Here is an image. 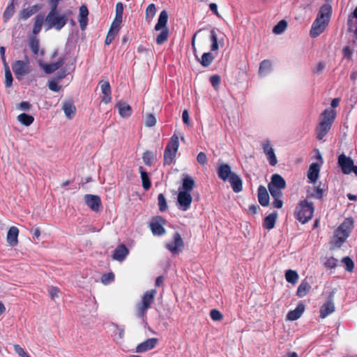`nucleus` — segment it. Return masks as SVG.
I'll use <instances>...</instances> for the list:
<instances>
[{
  "label": "nucleus",
  "instance_id": "obj_1",
  "mask_svg": "<svg viewBox=\"0 0 357 357\" xmlns=\"http://www.w3.org/2000/svg\"><path fill=\"white\" fill-rule=\"evenodd\" d=\"M331 13L332 8L329 4H324L320 8L310 30V34L312 38L317 37L325 30L330 21Z\"/></svg>",
  "mask_w": 357,
  "mask_h": 357
},
{
  "label": "nucleus",
  "instance_id": "obj_2",
  "mask_svg": "<svg viewBox=\"0 0 357 357\" xmlns=\"http://www.w3.org/2000/svg\"><path fill=\"white\" fill-rule=\"evenodd\" d=\"M352 227L353 220L350 218L345 219L335 231L331 243L335 247L340 248L349 236Z\"/></svg>",
  "mask_w": 357,
  "mask_h": 357
},
{
  "label": "nucleus",
  "instance_id": "obj_3",
  "mask_svg": "<svg viewBox=\"0 0 357 357\" xmlns=\"http://www.w3.org/2000/svg\"><path fill=\"white\" fill-rule=\"evenodd\" d=\"M156 293L157 291L155 289L146 291L142 298L141 302L136 305V316L142 319L143 321H146V312L154 302Z\"/></svg>",
  "mask_w": 357,
  "mask_h": 357
},
{
  "label": "nucleus",
  "instance_id": "obj_4",
  "mask_svg": "<svg viewBox=\"0 0 357 357\" xmlns=\"http://www.w3.org/2000/svg\"><path fill=\"white\" fill-rule=\"evenodd\" d=\"M168 17V13L166 10H164L161 11L158 20V22L155 26L154 29L155 31H161L160 34L156 38V43L158 45L163 44L168 39L169 29L167 26Z\"/></svg>",
  "mask_w": 357,
  "mask_h": 357
},
{
  "label": "nucleus",
  "instance_id": "obj_5",
  "mask_svg": "<svg viewBox=\"0 0 357 357\" xmlns=\"http://www.w3.org/2000/svg\"><path fill=\"white\" fill-rule=\"evenodd\" d=\"M313 213V204L307 200L300 202L295 210L296 218L303 224L308 222L312 218Z\"/></svg>",
  "mask_w": 357,
  "mask_h": 357
},
{
  "label": "nucleus",
  "instance_id": "obj_6",
  "mask_svg": "<svg viewBox=\"0 0 357 357\" xmlns=\"http://www.w3.org/2000/svg\"><path fill=\"white\" fill-rule=\"evenodd\" d=\"M67 17L65 15H59L57 9H50L45 18L47 29L54 28L61 30L67 22Z\"/></svg>",
  "mask_w": 357,
  "mask_h": 357
},
{
  "label": "nucleus",
  "instance_id": "obj_7",
  "mask_svg": "<svg viewBox=\"0 0 357 357\" xmlns=\"http://www.w3.org/2000/svg\"><path fill=\"white\" fill-rule=\"evenodd\" d=\"M178 137L176 135H174L170 138L164 152V163L165 165L172 163L178 151Z\"/></svg>",
  "mask_w": 357,
  "mask_h": 357
},
{
  "label": "nucleus",
  "instance_id": "obj_8",
  "mask_svg": "<svg viewBox=\"0 0 357 357\" xmlns=\"http://www.w3.org/2000/svg\"><path fill=\"white\" fill-rule=\"evenodd\" d=\"M338 164L344 174H349L354 172L357 176V166L354 165L351 158L347 157L344 154H341L338 157Z\"/></svg>",
  "mask_w": 357,
  "mask_h": 357
},
{
  "label": "nucleus",
  "instance_id": "obj_9",
  "mask_svg": "<svg viewBox=\"0 0 357 357\" xmlns=\"http://www.w3.org/2000/svg\"><path fill=\"white\" fill-rule=\"evenodd\" d=\"M29 61L27 59L26 61L18 60L13 64L12 68L17 79H21L23 76L29 73Z\"/></svg>",
  "mask_w": 357,
  "mask_h": 357
},
{
  "label": "nucleus",
  "instance_id": "obj_10",
  "mask_svg": "<svg viewBox=\"0 0 357 357\" xmlns=\"http://www.w3.org/2000/svg\"><path fill=\"white\" fill-rule=\"evenodd\" d=\"M84 199L91 211L96 213L102 211V202L99 196L87 194L84 195Z\"/></svg>",
  "mask_w": 357,
  "mask_h": 357
},
{
  "label": "nucleus",
  "instance_id": "obj_11",
  "mask_svg": "<svg viewBox=\"0 0 357 357\" xmlns=\"http://www.w3.org/2000/svg\"><path fill=\"white\" fill-rule=\"evenodd\" d=\"M192 197L190 192L185 191H179L177 197L178 208L181 211H185L190 208Z\"/></svg>",
  "mask_w": 357,
  "mask_h": 357
},
{
  "label": "nucleus",
  "instance_id": "obj_12",
  "mask_svg": "<svg viewBox=\"0 0 357 357\" xmlns=\"http://www.w3.org/2000/svg\"><path fill=\"white\" fill-rule=\"evenodd\" d=\"M165 224V220L160 216L153 218L150 222V229L153 234L157 236L164 234L165 233V229L163 227Z\"/></svg>",
  "mask_w": 357,
  "mask_h": 357
},
{
  "label": "nucleus",
  "instance_id": "obj_13",
  "mask_svg": "<svg viewBox=\"0 0 357 357\" xmlns=\"http://www.w3.org/2000/svg\"><path fill=\"white\" fill-rule=\"evenodd\" d=\"M184 246L183 241L178 233L173 236V241L166 244V248L172 253L177 254Z\"/></svg>",
  "mask_w": 357,
  "mask_h": 357
},
{
  "label": "nucleus",
  "instance_id": "obj_14",
  "mask_svg": "<svg viewBox=\"0 0 357 357\" xmlns=\"http://www.w3.org/2000/svg\"><path fill=\"white\" fill-rule=\"evenodd\" d=\"M334 292H331L327 298L326 303L320 309V317L324 319L328 315L332 314L335 311V305L333 303Z\"/></svg>",
  "mask_w": 357,
  "mask_h": 357
},
{
  "label": "nucleus",
  "instance_id": "obj_15",
  "mask_svg": "<svg viewBox=\"0 0 357 357\" xmlns=\"http://www.w3.org/2000/svg\"><path fill=\"white\" fill-rule=\"evenodd\" d=\"M335 116L336 112L334 109H326L321 114V121L319 123L322 125H327L329 127H331L335 120Z\"/></svg>",
  "mask_w": 357,
  "mask_h": 357
},
{
  "label": "nucleus",
  "instance_id": "obj_16",
  "mask_svg": "<svg viewBox=\"0 0 357 357\" xmlns=\"http://www.w3.org/2000/svg\"><path fill=\"white\" fill-rule=\"evenodd\" d=\"M158 342V340L157 338H149L138 344L135 349V351L137 353H143L151 350L155 347Z\"/></svg>",
  "mask_w": 357,
  "mask_h": 357
},
{
  "label": "nucleus",
  "instance_id": "obj_17",
  "mask_svg": "<svg viewBox=\"0 0 357 357\" xmlns=\"http://www.w3.org/2000/svg\"><path fill=\"white\" fill-rule=\"evenodd\" d=\"M129 253L128 249L123 244L117 246L113 252L112 258L114 260L122 261Z\"/></svg>",
  "mask_w": 357,
  "mask_h": 357
},
{
  "label": "nucleus",
  "instance_id": "obj_18",
  "mask_svg": "<svg viewBox=\"0 0 357 357\" xmlns=\"http://www.w3.org/2000/svg\"><path fill=\"white\" fill-rule=\"evenodd\" d=\"M65 59L61 58L57 62L54 63H43L42 62H40L39 65L46 73L50 74L58 70L60 67H61L63 65Z\"/></svg>",
  "mask_w": 357,
  "mask_h": 357
},
{
  "label": "nucleus",
  "instance_id": "obj_19",
  "mask_svg": "<svg viewBox=\"0 0 357 357\" xmlns=\"http://www.w3.org/2000/svg\"><path fill=\"white\" fill-rule=\"evenodd\" d=\"M101 91L103 93L102 101L105 103H108L111 101V87L109 82L102 80L99 82Z\"/></svg>",
  "mask_w": 357,
  "mask_h": 357
},
{
  "label": "nucleus",
  "instance_id": "obj_20",
  "mask_svg": "<svg viewBox=\"0 0 357 357\" xmlns=\"http://www.w3.org/2000/svg\"><path fill=\"white\" fill-rule=\"evenodd\" d=\"M235 174L231 172L230 166L227 164H222L218 169V177L225 181L229 180L231 174Z\"/></svg>",
  "mask_w": 357,
  "mask_h": 357
},
{
  "label": "nucleus",
  "instance_id": "obj_21",
  "mask_svg": "<svg viewBox=\"0 0 357 357\" xmlns=\"http://www.w3.org/2000/svg\"><path fill=\"white\" fill-rule=\"evenodd\" d=\"M19 229L16 227L9 228L7 233V242L10 246H15L18 243Z\"/></svg>",
  "mask_w": 357,
  "mask_h": 357
},
{
  "label": "nucleus",
  "instance_id": "obj_22",
  "mask_svg": "<svg viewBox=\"0 0 357 357\" xmlns=\"http://www.w3.org/2000/svg\"><path fill=\"white\" fill-rule=\"evenodd\" d=\"M29 46L33 54H40L41 56H44L45 50H40V41L39 39L36 36H32L29 40Z\"/></svg>",
  "mask_w": 357,
  "mask_h": 357
},
{
  "label": "nucleus",
  "instance_id": "obj_23",
  "mask_svg": "<svg viewBox=\"0 0 357 357\" xmlns=\"http://www.w3.org/2000/svg\"><path fill=\"white\" fill-rule=\"evenodd\" d=\"M89 10L85 5H82L79 8V22L82 30H85L88 24Z\"/></svg>",
  "mask_w": 357,
  "mask_h": 357
},
{
  "label": "nucleus",
  "instance_id": "obj_24",
  "mask_svg": "<svg viewBox=\"0 0 357 357\" xmlns=\"http://www.w3.org/2000/svg\"><path fill=\"white\" fill-rule=\"evenodd\" d=\"M320 171V167L318 163H312L307 172V178L311 183H314L318 177Z\"/></svg>",
  "mask_w": 357,
  "mask_h": 357
},
{
  "label": "nucleus",
  "instance_id": "obj_25",
  "mask_svg": "<svg viewBox=\"0 0 357 357\" xmlns=\"http://www.w3.org/2000/svg\"><path fill=\"white\" fill-rule=\"evenodd\" d=\"M305 310V305L300 303L295 310H291L287 315V319L290 321H295L301 317Z\"/></svg>",
  "mask_w": 357,
  "mask_h": 357
},
{
  "label": "nucleus",
  "instance_id": "obj_26",
  "mask_svg": "<svg viewBox=\"0 0 357 357\" xmlns=\"http://www.w3.org/2000/svg\"><path fill=\"white\" fill-rule=\"evenodd\" d=\"M258 200L261 205L267 206L269 204V195L266 188L260 185L258 188Z\"/></svg>",
  "mask_w": 357,
  "mask_h": 357
},
{
  "label": "nucleus",
  "instance_id": "obj_27",
  "mask_svg": "<svg viewBox=\"0 0 357 357\" xmlns=\"http://www.w3.org/2000/svg\"><path fill=\"white\" fill-rule=\"evenodd\" d=\"M231 184L232 190L234 192H239L243 189V183L241 178L236 174H231V176L228 180Z\"/></svg>",
  "mask_w": 357,
  "mask_h": 357
},
{
  "label": "nucleus",
  "instance_id": "obj_28",
  "mask_svg": "<svg viewBox=\"0 0 357 357\" xmlns=\"http://www.w3.org/2000/svg\"><path fill=\"white\" fill-rule=\"evenodd\" d=\"M269 186L276 187L281 189H284L286 187V182L284 179L279 174H275L272 175L271 181L268 183Z\"/></svg>",
  "mask_w": 357,
  "mask_h": 357
},
{
  "label": "nucleus",
  "instance_id": "obj_29",
  "mask_svg": "<svg viewBox=\"0 0 357 357\" xmlns=\"http://www.w3.org/2000/svg\"><path fill=\"white\" fill-rule=\"evenodd\" d=\"M62 109L68 119H71L75 116L76 108L71 101L65 102Z\"/></svg>",
  "mask_w": 357,
  "mask_h": 357
},
{
  "label": "nucleus",
  "instance_id": "obj_30",
  "mask_svg": "<svg viewBox=\"0 0 357 357\" xmlns=\"http://www.w3.org/2000/svg\"><path fill=\"white\" fill-rule=\"evenodd\" d=\"M195 185V183L193 178L189 175H185L183 178L182 186L180 190L190 192L194 188Z\"/></svg>",
  "mask_w": 357,
  "mask_h": 357
},
{
  "label": "nucleus",
  "instance_id": "obj_31",
  "mask_svg": "<svg viewBox=\"0 0 357 357\" xmlns=\"http://www.w3.org/2000/svg\"><path fill=\"white\" fill-rule=\"evenodd\" d=\"M211 50L213 52H215L218 50L219 45L220 46H223L224 42L223 40H218V36L216 33V31L215 29H211Z\"/></svg>",
  "mask_w": 357,
  "mask_h": 357
},
{
  "label": "nucleus",
  "instance_id": "obj_32",
  "mask_svg": "<svg viewBox=\"0 0 357 357\" xmlns=\"http://www.w3.org/2000/svg\"><path fill=\"white\" fill-rule=\"evenodd\" d=\"M117 107L119 109V114L123 117L127 118L130 116L132 114L131 107L124 102H119L117 104Z\"/></svg>",
  "mask_w": 357,
  "mask_h": 357
},
{
  "label": "nucleus",
  "instance_id": "obj_33",
  "mask_svg": "<svg viewBox=\"0 0 357 357\" xmlns=\"http://www.w3.org/2000/svg\"><path fill=\"white\" fill-rule=\"evenodd\" d=\"M278 218L276 212L272 213L264 219L263 227L266 229H271L275 227V221Z\"/></svg>",
  "mask_w": 357,
  "mask_h": 357
},
{
  "label": "nucleus",
  "instance_id": "obj_34",
  "mask_svg": "<svg viewBox=\"0 0 357 357\" xmlns=\"http://www.w3.org/2000/svg\"><path fill=\"white\" fill-rule=\"evenodd\" d=\"M310 289L311 286L310 283L306 280H304L298 286L296 291V295L300 298L304 297L305 296L307 295V294L310 291Z\"/></svg>",
  "mask_w": 357,
  "mask_h": 357
},
{
  "label": "nucleus",
  "instance_id": "obj_35",
  "mask_svg": "<svg viewBox=\"0 0 357 357\" xmlns=\"http://www.w3.org/2000/svg\"><path fill=\"white\" fill-rule=\"evenodd\" d=\"M139 173L141 175V178L142 181V186L144 190H147L150 188L151 185V181L149 177L148 173L142 167H139Z\"/></svg>",
  "mask_w": 357,
  "mask_h": 357
},
{
  "label": "nucleus",
  "instance_id": "obj_36",
  "mask_svg": "<svg viewBox=\"0 0 357 357\" xmlns=\"http://www.w3.org/2000/svg\"><path fill=\"white\" fill-rule=\"evenodd\" d=\"M331 127L327 125L319 123L316 129L317 137L318 139H322L330 130Z\"/></svg>",
  "mask_w": 357,
  "mask_h": 357
},
{
  "label": "nucleus",
  "instance_id": "obj_37",
  "mask_svg": "<svg viewBox=\"0 0 357 357\" xmlns=\"http://www.w3.org/2000/svg\"><path fill=\"white\" fill-rule=\"evenodd\" d=\"M298 274L296 271L287 270L285 273L286 280L292 284H295L298 282Z\"/></svg>",
  "mask_w": 357,
  "mask_h": 357
},
{
  "label": "nucleus",
  "instance_id": "obj_38",
  "mask_svg": "<svg viewBox=\"0 0 357 357\" xmlns=\"http://www.w3.org/2000/svg\"><path fill=\"white\" fill-rule=\"evenodd\" d=\"M43 22L44 18L42 15H38L37 16L35 17L34 24L33 28V34L36 35L40 31Z\"/></svg>",
  "mask_w": 357,
  "mask_h": 357
},
{
  "label": "nucleus",
  "instance_id": "obj_39",
  "mask_svg": "<svg viewBox=\"0 0 357 357\" xmlns=\"http://www.w3.org/2000/svg\"><path fill=\"white\" fill-rule=\"evenodd\" d=\"M17 120L22 124L26 126H29L33 122L34 118L31 115L27 114L26 113H22L18 115Z\"/></svg>",
  "mask_w": 357,
  "mask_h": 357
},
{
  "label": "nucleus",
  "instance_id": "obj_40",
  "mask_svg": "<svg viewBox=\"0 0 357 357\" xmlns=\"http://www.w3.org/2000/svg\"><path fill=\"white\" fill-rule=\"evenodd\" d=\"M156 13V8L154 3L149 4L145 11L146 21L150 22Z\"/></svg>",
  "mask_w": 357,
  "mask_h": 357
},
{
  "label": "nucleus",
  "instance_id": "obj_41",
  "mask_svg": "<svg viewBox=\"0 0 357 357\" xmlns=\"http://www.w3.org/2000/svg\"><path fill=\"white\" fill-rule=\"evenodd\" d=\"M213 59L214 56L212 53L206 52L202 55L201 59H199V62L202 66L208 67L213 62Z\"/></svg>",
  "mask_w": 357,
  "mask_h": 357
},
{
  "label": "nucleus",
  "instance_id": "obj_42",
  "mask_svg": "<svg viewBox=\"0 0 357 357\" xmlns=\"http://www.w3.org/2000/svg\"><path fill=\"white\" fill-rule=\"evenodd\" d=\"M37 11L36 6H32L30 8L23 9L20 14V18L22 20H26Z\"/></svg>",
  "mask_w": 357,
  "mask_h": 357
},
{
  "label": "nucleus",
  "instance_id": "obj_43",
  "mask_svg": "<svg viewBox=\"0 0 357 357\" xmlns=\"http://www.w3.org/2000/svg\"><path fill=\"white\" fill-rule=\"evenodd\" d=\"M287 23L285 20L280 21L273 29V32L275 34H281L287 29Z\"/></svg>",
  "mask_w": 357,
  "mask_h": 357
},
{
  "label": "nucleus",
  "instance_id": "obj_44",
  "mask_svg": "<svg viewBox=\"0 0 357 357\" xmlns=\"http://www.w3.org/2000/svg\"><path fill=\"white\" fill-rule=\"evenodd\" d=\"M324 195V190L319 187H314L312 192L308 191V196L310 197L321 199Z\"/></svg>",
  "mask_w": 357,
  "mask_h": 357
},
{
  "label": "nucleus",
  "instance_id": "obj_45",
  "mask_svg": "<svg viewBox=\"0 0 357 357\" xmlns=\"http://www.w3.org/2000/svg\"><path fill=\"white\" fill-rule=\"evenodd\" d=\"M14 9V5L13 2L7 6L3 15L5 22H7L13 15Z\"/></svg>",
  "mask_w": 357,
  "mask_h": 357
},
{
  "label": "nucleus",
  "instance_id": "obj_46",
  "mask_svg": "<svg viewBox=\"0 0 357 357\" xmlns=\"http://www.w3.org/2000/svg\"><path fill=\"white\" fill-rule=\"evenodd\" d=\"M100 280L103 284L107 285L114 280V274L112 272L103 274Z\"/></svg>",
  "mask_w": 357,
  "mask_h": 357
},
{
  "label": "nucleus",
  "instance_id": "obj_47",
  "mask_svg": "<svg viewBox=\"0 0 357 357\" xmlns=\"http://www.w3.org/2000/svg\"><path fill=\"white\" fill-rule=\"evenodd\" d=\"M342 262L345 265L346 270L349 272H352L354 268V263L353 260L349 257H343L342 259Z\"/></svg>",
  "mask_w": 357,
  "mask_h": 357
},
{
  "label": "nucleus",
  "instance_id": "obj_48",
  "mask_svg": "<svg viewBox=\"0 0 357 357\" xmlns=\"http://www.w3.org/2000/svg\"><path fill=\"white\" fill-rule=\"evenodd\" d=\"M158 206L160 211H165L167 208V204L166 199L163 194L160 193L158 197Z\"/></svg>",
  "mask_w": 357,
  "mask_h": 357
},
{
  "label": "nucleus",
  "instance_id": "obj_49",
  "mask_svg": "<svg viewBox=\"0 0 357 357\" xmlns=\"http://www.w3.org/2000/svg\"><path fill=\"white\" fill-rule=\"evenodd\" d=\"M13 84V76L12 73L8 68V66H6V70H5V85L6 87H10Z\"/></svg>",
  "mask_w": 357,
  "mask_h": 357
},
{
  "label": "nucleus",
  "instance_id": "obj_50",
  "mask_svg": "<svg viewBox=\"0 0 357 357\" xmlns=\"http://www.w3.org/2000/svg\"><path fill=\"white\" fill-rule=\"evenodd\" d=\"M48 293L52 300H55L59 298L61 290L56 287L51 286L48 289Z\"/></svg>",
  "mask_w": 357,
  "mask_h": 357
},
{
  "label": "nucleus",
  "instance_id": "obj_51",
  "mask_svg": "<svg viewBox=\"0 0 357 357\" xmlns=\"http://www.w3.org/2000/svg\"><path fill=\"white\" fill-rule=\"evenodd\" d=\"M271 63L268 60H264L261 62L259 66V73H266L271 70Z\"/></svg>",
  "mask_w": 357,
  "mask_h": 357
},
{
  "label": "nucleus",
  "instance_id": "obj_52",
  "mask_svg": "<svg viewBox=\"0 0 357 357\" xmlns=\"http://www.w3.org/2000/svg\"><path fill=\"white\" fill-rule=\"evenodd\" d=\"M153 158L154 157H153V154L152 153V152L146 151L143 154L142 159H143L144 162L146 165L151 166L153 163Z\"/></svg>",
  "mask_w": 357,
  "mask_h": 357
},
{
  "label": "nucleus",
  "instance_id": "obj_53",
  "mask_svg": "<svg viewBox=\"0 0 357 357\" xmlns=\"http://www.w3.org/2000/svg\"><path fill=\"white\" fill-rule=\"evenodd\" d=\"M121 22L122 18L114 17V20L112 23L109 30L119 33Z\"/></svg>",
  "mask_w": 357,
  "mask_h": 357
},
{
  "label": "nucleus",
  "instance_id": "obj_54",
  "mask_svg": "<svg viewBox=\"0 0 357 357\" xmlns=\"http://www.w3.org/2000/svg\"><path fill=\"white\" fill-rule=\"evenodd\" d=\"M268 190H269V192L271 195V196L273 197V198H277V197H281L282 193V190L281 188H276V187H271V186H269L268 185Z\"/></svg>",
  "mask_w": 357,
  "mask_h": 357
},
{
  "label": "nucleus",
  "instance_id": "obj_55",
  "mask_svg": "<svg viewBox=\"0 0 357 357\" xmlns=\"http://www.w3.org/2000/svg\"><path fill=\"white\" fill-rule=\"evenodd\" d=\"M266 157L268 160V162L271 166H275L277 164L278 160H277V158H276V156H275L273 149L269 150V152L266 153Z\"/></svg>",
  "mask_w": 357,
  "mask_h": 357
},
{
  "label": "nucleus",
  "instance_id": "obj_56",
  "mask_svg": "<svg viewBox=\"0 0 357 357\" xmlns=\"http://www.w3.org/2000/svg\"><path fill=\"white\" fill-rule=\"evenodd\" d=\"M156 123V119L154 115L149 114L146 116L145 125L147 127L154 126Z\"/></svg>",
  "mask_w": 357,
  "mask_h": 357
},
{
  "label": "nucleus",
  "instance_id": "obj_57",
  "mask_svg": "<svg viewBox=\"0 0 357 357\" xmlns=\"http://www.w3.org/2000/svg\"><path fill=\"white\" fill-rule=\"evenodd\" d=\"M337 260L333 257L326 259V261L324 262L325 267L328 268H334L337 266Z\"/></svg>",
  "mask_w": 357,
  "mask_h": 357
},
{
  "label": "nucleus",
  "instance_id": "obj_58",
  "mask_svg": "<svg viewBox=\"0 0 357 357\" xmlns=\"http://www.w3.org/2000/svg\"><path fill=\"white\" fill-rule=\"evenodd\" d=\"M210 315H211V319L213 321H220L223 318V316L220 313V312L219 310H215V309H213L211 311Z\"/></svg>",
  "mask_w": 357,
  "mask_h": 357
},
{
  "label": "nucleus",
  "instance_id": "obj_59",
  "mask_svg": "<svg viewBox=\"0 0 357 357\" xmlns=\"http://www.w3.org/2000/svg\"><path fill=\"white\" fill-rule=\"evenodd\" d=\"M115 13V17L123 19V5L122 3L119 2L116 3Z\"/></svg>",
  "mask_w": 357,
  "mask_h": 357
},
{
  "label": "nucleus",
  "instance_id": "obj_60",
  "mask_svg": "<svg viewBox=\"0 0 357 357\" xmlns=\"http://www.w3.org/2000/svg\"><path fill=\"white\" fill-rule=\"evenodd\" d=\"M117 33H116L114 31L109 30L107 35L106 36V38H105V45H109L112 42V40L114 39V38L116 37Z\"/></svg>",
  "mask_w": 357,
  "mask_h": 357
},
{
  "label": "nucleus",
  "instance_id": "obj_61",
  "mask_svg": "<svg viewBox=\"0 0 357 357\" xmlns=\"http://www.w3.org/2000/svg\"><path fill=\"white\" fill-rule=\"evenodd\" d=\"M48 87L51 91H55V92L59 91L60 89H61V86H59L58 84V83L56 82V81H55V80L49 81Z\"/></svg>",
  "mask_w": 357,
  "mask_h": 357
},
{
  "label": "nucleus",
  "instance_id": "obj_62",
  "mask_svg": "<svg viewBox=\"0 0 357 357\" xmlns=\"http://www.w3.org/2000/svg\"><path fill=\"white\" fill-rule=\"evenodd\" d=\"M197 160L201 165H205L207 162V157L205 153L200 152L197 156Z\"/></svg>",
  "mask_w": 357,
  "mask_h": 357
},
{
  "label": "nucleus",
  "instance_id": "obj_63",
  "mask_svg": "<svg viewBox=\"0 0 357 357\" xmlns=\"http://www.w3.org/2000/svg\"><path fill=\"white\" fill-rule=\"evenodd\" d=\"M14 350L16 354H17L21 357H28L29 355L24 351V350L19 345H14Z\"/></svg>",
  "mask_w": 357,
  "mask_h": 357
},
{
  "label": "nucleus",
  "instance_id": "obj_64",
  "mask_svg": "<svg viewBox=\"0 0 357 357\" xmlns=\"http://www.w3.org/2000/svg\"><path fill=\"white\" fill-rule=\"evenodd\" d=\"M210 82L213 87H216L220 84V77L217 75H213L210 78Z\"/></svg>",
  "mask_w": 357,
  "mask_h": 357
}]
</instances>
